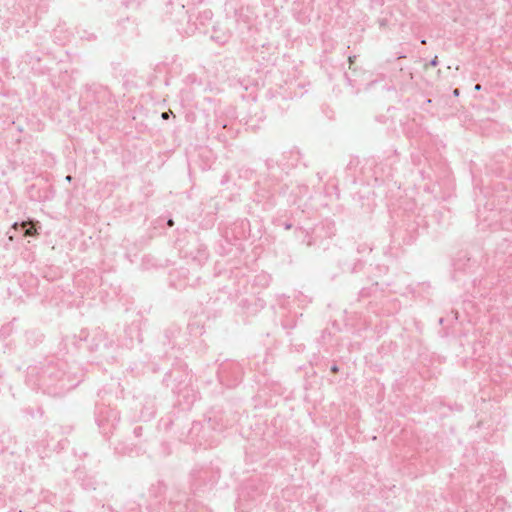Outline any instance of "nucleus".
Listing matches in <instances>:
<instances>
[{"instance_id": "obj_1", "label": "nucleus", "mask_w": 512, "mask_h": 512, "mask_svg": "<svg viewBox=\"0 0 512 512\" xmlns=\"http://www.w3.org/2000/svg\"><path fill=\"white\" fill-rule=\"evenodd\" d=\"M68 382V375L59 367L58 363L47 365L42 370L39 379L40 387L54 394H62L76 385Z\"/></svg>"}, {"instance_id": "obj_2", "label": "nucleus", "mask_w": 512, "mask_h": 512, "mask_svg": "<svg viewBox=\"0 0 512 512\" xmlns=\"http://www.w3.org/2000/svg\"><path fill=\"white\" fill-rule=\"evenodd\" d=\"M180 252L184 258L190 259L198 266H202L208 259L207 249L202 245H192V247L182 248Z\"/></svg>"}, {"instance_id": "obj_3", "label": "nucleus", "mask_w": 512, "mask_h": 512, "mask_svg": "<svg viewBox=\"0 0 512 512\" xmlns=\"http://www.w3.org/2000/svg\"><path fill=\"white\" fill-rule=\"evenodd\" d=\"M95 337L98 340V342L95 344L96 350L108 349L113 346V341L108 339V336L105 332L99 331Z\"/></svg>"}, {"instance_id": "obj_4", "label": "nucleus", "mask_w": 512, "mask_h": 512, "mask_svg": "<svg viewBox=\"0 0 512 512\" xmlns=\"http://www.w3.org/2000/svg\"><path fill=\"white\" fill-rule=\"evenodd\" d=\"M20 227L21 230H23L25 236H34L36 234V231L33 227L28 226L26 223H21L20 225L15 222L13 224V228L18 229Z\"/></svg>"}, {"instance_id": "obj_5", "label": "nucleus", "mask_w": 512, "mask_h": 512, "mask_svg": "<svg viewBox=\"0 0 512 512\" xmlns=\"http://www.w3.org/2000/svg\"><path fill=\"white\" fill-rule=\"evenodd\" d=\"M142 431H143V428L141 426H137L134 428L133 433L135 434V436L139 437L142 435Z\"/></svg>"}, {"instance_id": "obj_6", "label": "nucleus", "mask_w": 512, "mask_h": 512, "mask_svg": "<svg viewBox=\"0 0 512 512\" xmlns=\"http://www.w3.org/2000/svg\"><path fill=\"white\" fill-rule=\"evenodd\" d=\"M177 5L180 7V10H181V13L183 14V16H187L189 13V10H185V5L180 4V3H178Z\"/></svg>"}, {"instance_id": "obj_7", "label": "nucleus", "mask_w": 512, "mask_h": 512, "mask_svg": "<svg viewBox=\"0 0 512 512\" xmlns=\"http://www.w3.org/2000/svg\"><path fill=\"white\" fill-rule=\"evenodd\" d=\"M111 413H112V416H113V421H115V422H119L120 417H119L118 412H116V411H111Z\"/></svg>"}, {"instance_id": "obj_8", "label": "nucleus", "mask_w": 512, "mask_h": 512, "mask_svg": "<svg viewBox=\"0 0 512 512\" xmlns=\"http://www.w3.org/2000/svg\"><path fill=\"white\" fill-rule=\"evenodd\" d=\"M202 2V0H191L190 2H188V6H196L197 4H200Z\"/></svg>"}, {"instance_id": "obj_9", "label": "nucleus", "mask_w": 512, "mask_h": 512, "mask_svg": "<svg viewBox=\"0 0 512 512\" xmlns=\"http://www.w3.org/2000/svg\"><path fill=\"white\" fill-rule=\"evenodd\" d=\"M430 65L435 67L438 65V57L435 56L431 61H430Z\"/></svg>"}, {"instance_id": "obj_10", "label": "nucleus", "mask_w": 512, "mask_h": 512, "mask_svg": "<svg viewBox=\"0 0 512 512\" xmlns=\"http://www.w3.org/2000/svg\"><path fill=\"white\" fill-rule=\"evenodd\" d=\"M199 429H200V424L199 423L193 424V426L191 428V434L194 433L195 431L199 430Z\"/></svg>"}, {"instance_id": "obj_11", "label": "nucleus", "mask_w": 512, "mask_h": 512, "mask_svg": "<svg viewBox=\"0 0 512 512\" xmlns=\"http://www.w3.org/2000/svg\"><path fill=\"white\" fill-rule=\"evenodd\" d=\"M291 227H292V224H290V223H285V225H284V228H285L286 230L291 229Z\"/></svg>"}, {"instance_id": "obj_12", "label": "nucleus", "mask_w": 512, "mask_h": 512, "mask_svg": "<svg viewBox=\"0 0 512 512\" xmlns=\"http://www.w3.org/2000/svg\"><path fill=\"white\" fill-rule=\"evenodd\" d=\"M161 117H162L163 119H168V117H169L168 112H163V113H162V115H161Z\"/></svg>"}, {"instance_id": "obj_13", "label": "nucleus", "mask_w": 512, "mask_h": 512, "mask_svg": "<svg viewBox=\"0 0 512 512\" xmlns=\"http://www.w3.org/2000/svg\"><path fill=\"white\" fill-rule=\"evenodd\" d=\"M65 179L66 181L71 182L73 177L71 175H67Z\"/></svg>"}, {"instance_id": "obj_14", "label": "nucleus", "mask_w": 512, "mask_h": 512, "mask_svg": "<svg viewBox=\"0 0 512 512\" xmlns=\"http://www.w3.org/2000/svg\"><path fill=\"white\" fill-rule=\"evenodd\" d=\"M331 370H332L333 372H337V371H338V367H337L336 365H334V366H332Z\"/></svg>"}, {"instance_id": "obj_15", "label": "nucleus", "mask_w": 512, "mask_h": 512, "mask_svg": "<svg viewBox=\"0 0 512 512\" xmlns=\"http://www.w3.org/2000/svg\"><path fill=\"white\" fill-rule=\"evenodd\" d=\"M204 14H205L206 18H208V17H210L211 12L210 11H204Z\"/></svg>"}, {"instance_id": "obj_16", "label": "nucleus", "mask_w": 512, "mask_h": 512, "mask_svg": "<svg viewBox=\"0 0 512 512\" xmlns=\"http://www.w3.org/2000/svg\"><path fill=\"white\" fill-rule=\"evenodd\" d=\"M211 421H212V419H211V418H209V419H208V422H209V424H210V428L215 429V427L212 425Z\"/></svg>"}, {"instance_id": "obj_17", "label": "nucleus", "mask_w": 512, "mask_h": 512, "mask_svg": "<svg viewBox=\"0 0 512 512\" xmlns=\"http://www.w3.org/2000/svg\"><path fill=\"white\" fill-rule=\"evenodd\" d=\"M221 274V269H217L216 272H215V275L218 276Z\"/></svg>"}, {"instance_id": "obj_18", "label": "nucleus", "mask_w": 512, "mask_h": 512, "mask_svg": "<svg viewBox=\"0 0 512 512\" xmlns=\"http://www.w3.org/2000/svg\"><path fill=\"white\" fill-rule=\"evenodd\" d=\"M167 223H168V225H169V226H172V225H173V220H172V219H170V220H168V222H167Z\"/></svg>"}, {"instance_id": "obj_19", "label": "nucleus", "mask_w": 512, "mask_h": 512, "mask_svg": "<svg viewBox=\"0 0 512 512\" xmlns=\"http://www.w3.org/2000/svg\"><path fill=\"white\" fill-rule=\"evenodd\" d=\"M475 89H476V90H480V89H481V85H480V84H477V85L475 86Z\"/></svg>"}, {"instance_id": "obj_20", "label": "nucleus", "mask_w": 512, "mask_h": 512, "mask_svg": "<svg viewBox=\"0 0 512 512\" xmlns=\"http://www.w3.org/2000/svg\"><path fill=\"white\" fill-rule=\"evenodd\" d=\"M454 95H456V96L459 95V90L458 89L454 90Z\"/></svg>"}, {"instance_id": "obj_21", "label": "nucleus", "mask_w": 512, "mask_h": 512, "mask_svg": "<svg viewBox=\"0 0 512 512\" xmlns=\"http://www.w3.org/2000/svg\"><path fill=\"white\" fill-rule=\"evenodd\" d=\"M211 39L218 41V37L215 38L214 36H211Z\"/></svg>"}, {"instance_id": "obj_22", "label": "nucleus", "mask_w": 512, "mask_h": 512, "mask_svg": "<svg viewBox=\"0 0 512 512\" xmlns=\"http://www.w3.org/2000/svg\"><path fill=\"white\" fill-rule=\"evenodd\" d=\"M421 43H422V44H425V43H426V40H425V39L421 40Z\"/></svg>"}]
</instances>
